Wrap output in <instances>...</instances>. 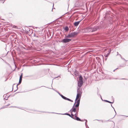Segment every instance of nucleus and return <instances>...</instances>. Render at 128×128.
<instances>
[{
	"label": "nucleus",
	"instance_id": "f257e3e1",
	"mask_svg": "<svg viewBox=\"0 0 128 128\" xmlns=\"http://www.w3.org/2000/svg\"><path fill=\"white\" fill-rule=\"evenodd\" d=\"M83 84V78L81 75H80L79 77V80L78 81V86L79 87H80Z\"/></svg>",
	"mask_w": 128,
	"mask_h": 128
},
{
	"label": "nucleus",
	"instance_id": "f03ea898",
	"mask_svg": "<svg viewBox=\"0 0 128 128\" xmlns=\"http://www.w3.org/2000/svg\"><path fill=\"white\" fill-rule=\"evenodd\" d=\"M76 103H74V104L72 108L70 110L69 112H70L71 113V114H72V115L73 114V112H77V111L76 109V107L75 106V104Z\"/></svg>",
	"mask_w": 128,
	"mask_h": 128
},
{
	"label": "nucleus",
	"instance_id": "7ed1b4c3",
	"mask_svg": "<svg viewBox=\"0 0 128 128\" xmlns=\"http://www.w3.org/2000/svg\"><path fill=\"white\" fill-rule=\"evenodd\" d=\"M81 93L80 92V91L78 89L77 94L76 95V98L75 100V103H76V101L81 96Z\"/></svg>",
	"mask_w": 128,
	"mask_h": 128
},
{
	"label": "nucleus",
	"instance_id": "20e7f679",
	"mask_svg": "<svg viewBox=\"0 0 128 128\" xmlns=\"http://www.w3.org/2000/svg\"><path fill=\"white\" fill-rule=\"evenodd\" d=\"M92 27L91 26H89L86 28L84 29V30L86 32H92Z\"/></svg>",
	"mask_w": 128,
	"mask_h": 128
},
{
	"label": "nucleus",
	"instance_id": "39448f33",
	"mask_svg": "<svg viewBox=\"0 0 128 128\" xmlns=\"http://www.w3.org/2000/svg\"><path fill=\"white\" fill-rule=\"evenodd\" d=\"M71 39L69 38H64L62 40V42L64 43H66L67 42H68L70 41H71Z\"/></svg>",
	"mask_w": 128,
	"mask_h": 128
},
{
	"label": "nucleus",
	"instance_id": "423d86ee",
	"mask_svg": "<svg viewBox=\"0 0 128 128\" xmlns=\"http://www.w3.org/2000/svg\"><path fill=\"white\" fill-rule=\"evenodd\" d=\"M78 32H72L70 33V34L71 36L72 37H74L76 35L78 34Z\"/></svg>",
	"mask_w": 128,
	"mask_h": 128
},
{
	"label": "nucleus",
	"instance_id": "0eeeda50",
	"mask_svg": "<svg viewBox=\"0 0 128 128\" xmlns=\"http://www.w3.org/2000/svg\"><path fill=\"white\" fill-rule=\"evenodd\" d=\"M98 26H95L94 28L92 27V32H93L97 30L98 29Z\"/></svg>",
	"mask_w": 128,
	"mask_h": 128
},
{
	"label": "nucleus",
	"instance_id": "6e6552de",
	"mask_svg": "<svg viewBox=\"0 0 128 128\" xmlns=\"http://www.w3.org/2000/svg\"><path fill=\"white\" fill-rule=\"evenodd\" d=\"M80 99L78 100L77 101V100L76 101V103H77V104L75 105V106L76 107V108H77L78 107L80 103Z\"/></svg>",
	"mask_w": 128,
	"mask_h": 128
},
{
	"label": "nucleus",
	"instance_id": "1a4fd4ad",
	"mask_svg": "<svg viewBox=\"0 0 128 128\" xmlns=\"http://www.w3.org/2000/svg\"><path fill=\"white\" fill-rule=\"evenodd\" d=\"M22 74L20 76V79H19V80L18 83V85H19L21 83L22 79Z\"/></svg>",
	"mask_w": 128,
	"mask_h": 128
},
{
	"label": "nucleus",
	"instance_id": "9d476101",
	"mask_svg": "<svg viewBox=\"0 0 128 128\" xmlns=\"http://www.w3.org/2000/svg\"><path fill=\"white\" fill-rule=\"evenodd\" d=\"M81 21H79L77 22H76L74 23V26H76L79 24Z\"/></svg>",
	"mask_w": 128,
	"mask_h": 128
},
{
	"label": "nucleus",
	"instance_id": "9b49d317",
	"mask_svg": "<svg viewBox=\"0 0 128 128\" xmlns=\"http://www.w3.org/2000/svg\"><path fill=\"white\" fill-rule=\"evenodd\" d=\"M75 113L74 114H73V117H72V118H73L75 117H76L77 116L78 114V112H75Z\"/></svg>",
	"mask_w": 128,
	"mask_h": 128
},
{
	"label": "nucleus",
	"instance_id": "f8f14e48",
	"mask_svg": "<svg viewBox=\"0 0 128 128\" xmlns=\"http://www.w3.org/2000/svg\"><path fill=\"white\" fill-rule=\"evenodd\" d=\"M73 119L74 120H76L78 121H81L80 119L79 118H78V117H77V116L73 118Z\"/></svg>",
	"mask_w": 128,
	"mask_h": 128
},
{
	"label": "nucleus",
	"instance_id": "ddd939ff",
	"mask_svg": "<svg viewBox=\"0 0 128 128\" xmlns=\"http://www.w3.org/2000/svg\"><path fill=\"white\" fill-rule=\"evenodd\" d=\"M64 114L70 116V117H71L72 118V117H73V115H72V114H71L70 115V114L68 113H65Z\"/></svg>",
	"mask_w": 128,
	"mask_h": 128
},
{
	"label": "nucleus",
	"instance_id": "4468645a",
	"mask_svg": "<svg viewBox=\"0 0 128 128\" xmlns=\"http://www.w3.org/2000/svg\"><path fill=\"white\" fill-rule=\"evenodd\" d=\"M65 37L68 38H71L70 34H68L67 35H66Z\"/></svg>",
	"mask_w": 128,
	"mask_h": 128
},
{
	"label": "nucleus",
	"instance_id": "2eb2a0df",
	"mask_svg": "<svg viewBox=\"0 0 128 128\" xmlns=\"http://www.w3.org/2000/svg\"><path fill=\"white\" fill-rule=\"evenodd\" d=\"M59 94L60 96L62 97V98L64 100H66L67 98L65 97L64 96H63L60 93H59Z\"/></svg>",
	"mask_w": 128,
	"mask_h": 128
},
{
	"label": "nucleus",
	"instance_id": "dca6fc26",
	"mask_svg": "<svg viewBox=\"0 0 128 128\" xmlns=\"http://www.w3.org/2000/svg\"><path fill=\"white\" fill-rule=\"evenodd\" d=\"M65 30L66 31H68L69 30V28L68 27V26H66Z\"/></svg>",
	"mask_w": 128,
	"mask_h": 128
},
{
	"label": "nucleus",
	"instance_id": "f3484780",
	"mask_svg": "<svg viewBox=\"0 0 128 128\" xmlns=\"http://www.w3.org/2000/svg\"><path fill=\"white\" fill-rule=\"evenodd\" d=\"M109 52L107 53V54H106V53L105 55H104L106 57H107L109 55Z\"/></svg>",
	"mask_w": 128,
	"mask_h": 128
},
{
	"label": "nucleus",
	"instance_id": "a211bd4d",
	"mask_svg": "<svg viewBox=\"0 0 128 128\" xmlns=\"http://www.w3.org/2000/svg\"><path fill=\"white\" fill-rule=\"evenodd\" d=\"M66 100H68V101H70L71 102H73V101H72V100H71L70 99L68 98H66Z\"/></svg>",
	"mask_w": 128,
	"mask_h": 128
},
{
	"label": "nucleus",
	"instance_id": "6ab92c4d",
	"mask_svg": "<svg viewBox=\"0 0 128 128\" xmlns=\"http://www.w3.org/2000/svg\"><path fill=\"white\" fill-rule=\"evenodd\" d=\"M104 101L106 102H108V103H112V104L113 103V102H110L109 101H108V100H104Z\"/></svg>",
	"mask_w": 128,
	"mask_h": 128
},
{
	"label": "nucleus",
	"instance_id": "aec40b11",
	"mask_svg": "<svg viewBox=\"0 0 128 128\" xmlns=\"http://www.w3.org/2000/svg\"><path fill=\"white\" fill-rule=\"evenodd\" d=\"M34 36L35 37H38V36H36V34H34Z\"/></svg>",
	"mask_w": 128,
	"mask_h": 128
},
{
	"label": "nucleus",
	"instance_id": "412c9836",
	"mask_svg": "<svg viewBox=\"0 0 128 128\" xmlns=\"http://www.w3.org/2000/svg\"><path fill=\"white\" fill-rule=\"evenodd\" d=\"M18 84L17 85H16V88H17V89H16V90H17L18 89Z\"/></svg>",
	"mask_w": 128,
	"mask_h": 128
},
{
	"label": "nucleus",
	"instance_id": "4be33fe9",
	"mask_svg": "<svg viewBox=\"0 0 128 128\" xmlns=\"http://www.w3.org/2000/svg\"><path fill=\"white\" fill-rule=\"evenodd\" d=\"M78 107V108L77 110V111L78 112V110H79V107Z\"/></svg>",
	"mask_w": 128,
	"mask_h": 128
},
{
	"label": "nucleus",
	"instance_id": "5701e85b",
	"mask_svg": "<svg viewBox=\"0 0 128 128\" xmlns=\"http://www.w3.org/2000/svg\"><path fill=\"white\" fill-rule=\"evenodd\" d=\"M117 55H119V54L118 52H117Z\"/></svg>",
	"mask_w": 128,
	"mask_h": 128
},
{
	"label": "nucleus",
	"instance_id": "b1692460",
	"mask_svg": "<svg viewBox=\"0 0 128 128\" xmlns=\"http://www.w3.org/2000/svg\"><path fill=\"white\" fill-rule=\"evenodd\" d=\"M119 56H120L121 57V55L120 54H119Z\"/></svg>",
	"mask_w": 128,
	"mask_h": 128
},
{
	"label": "nucleus",
	"instance_id": "393cba45",
	"mask_svg": "<svg viewBox=\"0 0 128 128\" xmlns=\"http://www.w3.org/2000/svg\"><path fill=\"white\" fill-rule=\"evenodd\" d=\"M118 69V68H117L116 69L114 70V72L116 70V69Z\"/></svg>",
	"mask_w": 128,
	"mask_h": 128
},
{
	"label": "nucleus",
	"instance_id": "a878e982",
	"mask_svg": "<svg viewBox=\"0 0 128 128\" xmlns=\"http://www.w3.org/2000/svg\"><path fill=\"white\" fill-rule=\"evenodd\" d=\"M106 59H107V58H106L105 59V60H106Z\"/></svg>",
	"mask_w": 128,
	"mask_h": 128
},
{
	"label": "nucleus",
	"instance_id": "bb28decb",
	"mask_svg": "<svg viewBox=\"0 0 128 128\" xmlns=\"http://www.w3.org/2000/svg\"><path fill=\"white\" fill-rule=\"evenodd\" d=\"M16 26H15V28H16Z\"/></svg>",
	"mask_w": 128,
	"mask_h": 128
},
{
	"label": "nucleus",
	"instance_id": "cd10ccee",
	"mask_svg": "<svg viewBox=\"0 0 128 128\" xmlns=\"http://www.w3.org/2000/svg\"><path fill=\"white\" fill-rule=\"evenodd\" d=\"M111 106H112V107H113L112 106V105H111Z\"/></svg>",
	"mask_w": 128,
	"mask_h": 128
},
{
	"label": "nucleus",
	"instance_id": "c85d7f7f",
	"mask_svg": "<svg viewBox=\"0 0 128 128\" xmlns=\"http://www.w3.org/2000/svg\"><path fill=\"white\" fill-rule=\"evenodd\" d=\"M114 111L115 112H116L115 111V110H114Z\"/></svg>",
	"mask_w": 128,
	"mask_h": 128
}]
</instances>
